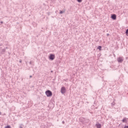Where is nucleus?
Masks as SVG:
<instances>
[{"label":"nucleus","instance_id":"17","mask_svg":"<svg viewBox=\"0 0 128 128\" xmlns=\"http://www.w3.org/2000/svg\"><path fill=\"white\" fill-rule=\"evenodd\" d=\"M62 124H64V121H63V122H62Z\"/></svg>","mask_w":128,"mask_h":128},{"label":"nucleus","instance_id":"22","mask_svg":"<svg viewBox=\"0 0 128 128\" xmlns=\"http://www.w3.org/2000/svg\"><path fill=\"white\" fill-rule=\"evenodd\" d=\"M30 64H32V62H30Z\"/></svg>","mask_w":128,"mask_h":128},{"label":"nucleus","instance_id":"20","mask_svg":"<svg viewBox=\"0 0 128 128\" xmlns=\"http://www.w3.org/2000/svg\"><path fill=\"white\" fill-rule=\"evenodd\" d=\"M0 114L1 115L2 114V112H0Z\"/></svg>","mask_w":128,"mask_h":128},{"label":"nucleus","instance_id":"18","mask_svg":"<svg viewBox=\"0 0 128 128\" xmlns=\"http://www.w3.org/2000/svg\"><path fill=\"white\" fill-rule=\"evenodd\" d=\"M20 128H22V126H20Z\"/></svg>","mask_w":128,"mask_h":128},{"label":"nucleus","instance_id":"2","mask_svg":"<svg viewBox=\"0 0 128 128\" xmlns=\"http://www.w3.org/2000/svg\"><path fill=\"white\" fill-rule=\"evenodd\" d=\"M55 58H56V56H54V54H50L49 56V59L50 60H54Z\"/></svg>","mask_w":128,"mask_h":128},{"label":"nucleus","instance_id":"19","mask_svg":"<svg viewBox=\"0 0 128 128\" xmlns=\"http://www.w3.org/2000/svg\"><path fill=\"white\" fill-rule=\"evenodd\" d=\"M124 128H128V127L126 126H125Z\"/></svg>","mask_w":128,"mask_h":128},{"label":"nucleus","instance_id":"14","mask_svg":"<svg viewBox=\"0 0 128 128\" xmlns=\"http://www.w3.org/2000/svg\"><path fill=\"white\" fill-rule=\"evenodd\" d=\"M19 62L20 64H22V60H20Z\"/></svg>","mask_w":128,"mask_h":128},{"label":"nucleus","instance_id":"6","mask_svg":"<svg viewBox=\"0 0 128 128\" xmlns=\"http://www.w3.org/2000/svg\"><path fill=\"white\" fill-rule=\"evenodd\" d=\"M112 20H116V16L114 14H112Z\"/></svg>","mask_w":128,"mask_h":128},{"label":"nucleus","instance_id":"15","mask_svg":"<svg viewBox=\"0 0 128 128\" xmlns=\"http://www.w3.org/2000/svg\"><path fill=\"white\" fill-rule=\"evenodd\" d=\"M30 78H32V76H30Z\"/></svg>","mask_w":128,"mask_h":128},{"label":"nucleus","instance_id":"7","mask_svg":"<svg viewBox=\"0 0 128 128\" xmlns=\"http://www.w3.org/2000/svg\"><path fill=\"white\" fill-rule=\"evenodd\" d=\"M126 35L128 36V28L126 31Z\"/></svg>","mask_w":128,"mask_h":128},{"label":"nucleus","instance_id":"12","mask_svg":"<svg viewBox=\"0 0 128 128\" xmlns=\"http://www.w3.org/2000/svg\"><path fill=\"white\" fill-rule=\"evenodd\" d=\"M78 2H82V0H77Z\"/></svg>","mask_w":128,"mask_h":128},{"label":"nucleus","instance_id":"4","mask_svg":"<svg viewBox=\"0 0 128 128\" xmlns=\"http://www.w3.org/2000/svg\"><path fill=\"white\" fill-rule=\"evenodd\" d=\"M61 92H62V94H64L66 92V88H64V87L62 88Z\"/></svg>","mask_w":128,"mask_h":128},{"label":"nucleus","instance_id":"10","mask_svg":"<svg viewBox=\"0 0 128 128\" xmlns=\"http://www.w3.org/2000/svg\"><path fill=\"white\" fill-rule=\"evenodd\" d=\"M101 48H102V46H98V50H100Z\"/></svg>","mask_w":128,"mask_h":128},{"label":"nucleus","instance_id":"5","mask_svg":"<svg viewBox=\"0 0 128 128\" xmlns=\"http://www.w3.org/2000/svg\"><path fill=\"white\" fill-rule=\"evenodd\" d=\"M96 126L97 128H102V124L98 123L96 124Z\"/></svg>","mask_w":128,"mask_h":128},{"label":"nucleus","instance_id":"8","mask_svg":"<svg viewBox=\"0 0 128 128\" xmlns=\"http://www.w3.org/2000/svg\"><path fill=\"white\" fill-rule=\"evenodd\" d=\"M4 128H12V127H10V126H5Z\"/></svg>","mask_w":128,"mask_h":128},{"label":"nucleus","instance_id":"1","mask_svg":"<svg viewBox=\"0 0 128 128\" xmlns=\"http://www.w3.org/2000/svg\"><path fill=\"white\" fill-rule=\"evenodd\" d=\"M46 94L48 97H50L52 96V92L50 90H48L46 92Z\"/></svg>","mask_w":128,"mask_h":128},{"label":"nucleus","instance_id":"9","mask_svg":"<svg viewBox=\"0 0 128 128\" xmlns=\"http://www.w3.org/2000/svg\"><path fill=\"white\" fill-rule=\"evenodd\" d=\"M126 118H124L122 120V122H126Z\"/></svg>","mask_w":128,"mask_h":128},{"label":"nucleus","instance_id":"3","mask_svg":"<svg viewBox=\"0 0 128 128\" xmlns=\"http://www.w3.org/2000/svg\"><path fill=\"white\" fill-rule=\"evenodd\" d=\"M117 60L118 62H124V58L119 57L118 58Z\"/></svg>","mask_w":128,"mask_h":128},{"label":"nucleus","instance_id":"21","mask_svg":"<svg viewBox=\"0 0 128 128\" xmlns=\"http://www.w3.org/2000/svg\"><path fill=\"white\" fill-rule=\"evenodd\" d=\"M126 127L128 128V126H126Z\"/></svg>","mask_w":128,"mask_h":128},{"label":"nucleus","instance_id":"16","mask_svg":"<svg viewBox=\"0 0 128 128\" xmlns=\"http://www.w3.org/2000/svg\"><path fill=\"white\" fill-rule=\"evenodd\" d=\"M0 24H4V22H0Z\"/></svg>","mask_w":128,"mask_h":128},{"label":"nucleus","instance_id":"13","mask_svg":"<svg viewBox=\"0 0 128 128\" xmlns=\"http://www.w3.org/2000/svg\"><path fill=\"white\" fill-rule=\"evenodd\" d=\"M2 52H6V49H3Z\"/></svg>","mask_w":128,"mask_h":128},{"label":"nucleus","instance_id":"11","mask_svg":"<svg viewBox=\"0 0 128 128\" xmlns=\"http://www.w3.org/2000/svg\"><path fill=\"white\" fill-rule=\"evenodd\" d=\"M64 12L60 10V14H64Z\"/></svg>","mask_w":128,"mask_h":128}]
</instances>
